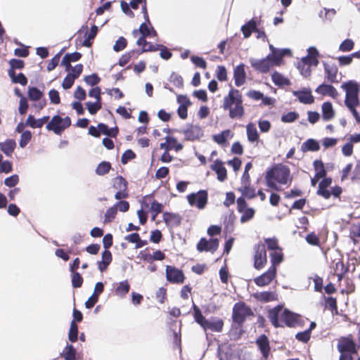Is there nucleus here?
Listing matches in <instances>:
<instances>
[{
  "label": "nucleus",
  "mask_w": 360,
  "mask_h": 360,
  "mask_svg": "<svg viewBox=\"0 0 360 360\" xmlns=\"http://www.w3.org/2000/svg\"><path fill=\"white\" fill-rule=\"evenodd\" d=\"M335 115V111L330 101H325L321 105V117L325 122L331 120Z\"/></svg>",
  "instance_id": "cd10ccee"
},
{
  "label": "nucleus",
  "mask_w": 360,
  "mask_h": 360,
  "mask_svg": "<svg viewBox=\"0 0 360 360\" xmlns=\"http://www.w3.org/2000/svg\"><path fill=\"white\" fill-rule=\"evenodd\" d=\"M16 148V141L13 139H7L0 142V150L7 157H11Z\"/></svg>",
  "instance_id": "7c9ffc66"
},
{
  "label": "nucleus",
  "mask_w": 360,
  "mask_h": 360,
  "mask_svg": "<svg viewBox=\"0 0 360 360\" xmlns=\"http://www.w3.org/2000/svg\"><path fill=\"white\" fill-rule=\"evenodd\" d=\"M130 285L127 280L120 281L116 288L115 289V294L120 298L126 297L127 294L129 292Z\"/></svg>",
  "instance_id": "58836bf2"
},
{
  "label": "nucleus",
  "mask_w": 360,
  "mask_h": 360,
  "mask_svg": "<svg viewBox=\"0 0 360 360\" xmlns=\"http://www.w3.org/2000/svg\"><path fill=\"white\" fill-rule=\"evenodd\" d=\"M162 219L167 226L176 227L181 225L182 217L178 213L163 212Z\"/></svg>",
  "instance_id": "5701e85b"
},
{
  "label": "nucleus",
  "mask_w": 360,
  "mask_h": 360,
  "mask_svg": "<svg viewBox=\"0 0 360 360\" xmlns=\"http://www.w3.org/2000/svg\"><path fill=\"white\" fill-rule=\"evenodd\" d=\"M215 76L219 82H226L228 79L226 67L222 65H217Z\"/></svg>",
  "instance_id": "052dcab7"
},
{
  "label": "nucleus",
  "mask_w": 360,
  "mask_h": 360,
  "mask_svg": "<svg viewBox=\"0 0 360 360\" xmlns=\"http://www.w3.org/2000/svg\"><path fill=\"white\" fill-rule=\"evenodd\" d=\"M82 30H85V32L84 34V39L82 41L81 45L82 46L89 48L92 46L93 41L99 31V27L93 24L91 26L90 32H89L88 26L86 25H83L78 32H81Z\"/></svg>",
  "instance_id": "4468645a"
},
{
  "label": "nucleus",
  "mask_w": 360,
  "mask_h": 360,
  "mask_svg": "<svg viewBox=\"0 0 360 360\" xmlns=\"http://www.w3.org/2000/svg\"><path fill=\"white\" fill-rule=\"evenodd\" d=\"M165 275L167 281L172 284H181L186 279L184 271L174 266L167 265Z\"/></svg>",
  "instance_id": "0eeeda50"
},
{
  "label": "nucleus",
  "mask_w": 360,
  "mask_h": 360,
  "mask_svg": "<svg viewBox=\"0 0 360 360\" xmlns=\"http://www.w3.org/2000/svg\"><path fill=\"white\" fill-rule=\"evenodd\" d=\"M267 317L276 328H283L284 326L294 328L300 321L299 314L295 313L288 308H284L283 304H277L269 309L267 311Z\"/></svg>",
  "instance_id": "f257e3e1"
},
{
  "label": "nucleus",
  "mask_w": 360,
  "mask_h": 360,
  "mask_svg": "<svg viewBox=\"0 0 360 360\" xmlns=\"http://www.w3.org/2000/svg\"><path fill=\"white\" fill-rule=\"evenodd\" d=\"M315 92L323 96H330L333 98H335L338 96L337 89L331 84H326V82L319 84L316 88Z\"/></svg>",
  "instance_id": "393cba45"
},
{
  "label": "nucleus",
  "mask_w": 360,
  "mask_h": 360,
  "mask_svg": "<svg viewBox=\"0 0 360 360\" xmlns=\"http://www.w3.org/2000/svg\"><path fill=\"white\" fill-rule=\"evenodd\" d=\"M242 214L240 221L242 224L248 222L250 221L255 216V210L252 207H248L243 212H240Z\"/></svg>",
  "instance_id": "6e6d98bb"
},
{
  "label": "nucleus",
  "mask_w": 360,
  "mask_h": 360,
  "mask_svg": "<svg viewBox=\"0 0 360 360\" xmlns=\"http://www.w3.org/2000/svg\"><path fill=\"white\" fill-rule=\"evenodd\" d=\"M127 46V40L124 37H120L113 45V51L115 52H120L124 50Z\"/></svg>",
  "instance_id": "774afa93"
},
{
  "label": "nucleus",
  "mask_w": 360,
  "mask_h": 360,
  "mask_svg": "<svg viewBox=\"0 0 360 360\" xmlns=\"http://www.w3.org/2000/svg\"><path fill=\"white\" fill-rule=\"evenodd\" d=\"M49 119V115H45L40 118L36 119L33 115L30 114L26 120V124L27 127H31L32 129L41 128L44 123Z\"/></svg>",
  "instance_id": "2f4dec72"
},
{
  "label": "nucleus",
  "mask_w": 360,
  "mask_h": 360,
  "mask_svg": "<svg viewBox=\"0 0 360 360\" xmlns=\"http://www.w3.org/2000/svg\"><path fill=\"white\" fill-rule=\"evenodd\" d=\"M230 134V129H224L219 134H214L212 136V139L217 144L224 146L228 143V137Z\"/></svg>",
  "instance_id": "37998d69"
},
{
  "label": "nucleus",
  "mask_w": 360,
  "mask_h": 360,
  "mask_svg": "<svg viewBox=\"0 0 360 360\" xmlns=\"http://www.w3.org/2000/svg\"><path fill=\"white\" fill-rule=\"evenodd\" d=\"M9 68L8 70V74L15 73L16 70H22L25 68V61L19 58H11L9 61Z\"/></svg>",
  "instance_id": "c03bdc74"
},
{
  "label": "nucleus",
  "mask_w": 360,
  "mask_h": 360,
  "mask_svg": "<svg viewBox=\"0 0 360 360\" xmlns=\"http://www.w3.org/2000/svg\"><path fill=\"white\" fill-rule=\"evenodd\" d=\"M83 281V278L79 272L71 273V283L73 288H80L82 285Z\"/></svg>",
  "instance_id": "4d7b16f0"
},
{
  "label": "nucleus",
  "mask_w": 360,
  "mask_h": 360,
  "mask_svg": "<svg viewBox=\"0 0 360 360\" xmlns=\"http://www.w3.org/2000/svg\"><path fill=\"white\" fill-rule=\"evenodd\" d=\"M246 133L247 138L249 142L255 143L259 141V134L257 131V129L253 123L250 122L246 125Z\"/></svg>",
  "instance_id": "c9c22d12"
},
{
  "label": "nucleus",
  "mask_w": 360,
  "mask_h": 360,
  "mask_svg": "<svg viewBox=\"0 0 360 360\" xmlns=\"http://www.w3.org/2000/svg\"><path fill=\"white\" fill-rule=\"evenodd\" d=\"M210 169L217 174V179L220 182H224L227 179V170L221 159H216L210 165Z\"/></svg>",
  "instance_id": "aec40b11"
},
{
  "label": "nucleus",
  "mask_w": 360,
  "mask_h": 360,
  "mask_svg": "<svg viewBox=\"0 0 360 360\" xmlns=\"http://www.w3.org/2000/svg\"><path fill=\"white\" fill-rule=\"evenodd\" d=\"M249 61L254 70L262 74L267 73L273 68L266 56L261 59L250 58Z\"/></svg>",
  "instance_id": "dca6fc26"
},
{
  "label": "nucleus",
  "mask_w": 360,
  "mask_h": 360,
  "mask_svg": "<svg viewBox=\"0 0 360 360\" xmlns=\"http://www.w3.org/2000/svg\"><path fill=\"white\" fill-rule=\"evenodd\" d=\"M252 296L255 300L262 303H267L278 300V296L276 292L271 290L256 292L253 293Z\"/></svg>",
  "instance_id": "b1692460"
},
{
  "label": "nucleus",
  "mask_w": 360,
  "mask_h": 360,
  "mask_svg": "<svg viewBox=\"0 0 360 360\" xmlns=\"http://www.w3.org/2000/svg\"><path fill=\"white\" fill-rule=\"evenodd\" d=\"M112 261V255L109 250L104 249L101 252V260L97 262L98 269L102 273L105 271Z\"/></svg>",
  "instance_id": "bb28decb"
},
{
  "label": "nucleus",
  "mask_w": 360,
  "mask_h": 360,
  "mask_svg": "<svg viewBox=\"0 0 360 360\" xmlns=\"http://www.w3.org/2000/svg\"><path fill=\"white\" fill-rule=\"evenodd\" d=\"M71 125V119L69 116L61 117L58 115L52 117L50 122L46 124L48 131H52L56 135H61L65 129Z\"/></svg>",
  "instance_id": "7ed1b4c3"
},
{
  "label": "nucleus",
  "mask_w": 360,
  "mask_h": 360,
  "mask_svg": "<svg viewBox=\"0 0 360 360\" xmlns=\"http://www.w3.org/2000/svg\"><path fill=\"white\" fill-rule=\"evenodd\" d=\"M136 158V154L131 149H127L121 156V163L127 165L129 161L132 160Z\"/></svg>",
  "instance_id": "0e129e2a"
},
{
  "label": "nucleus",
  "mask_w": 360,
  "mask_h": 360,
  "mask_svg": "<svg viewBox=\"0 0 360 360\" xmlns=\"http://www.w3.org/2000/svg\"><path fill=\"white\" fill-rule=\"evenodd\" d=\"M60 356L65 360H82V354L77 351V349L73 346L72 342H67L63 352L60 353Z\"/></svg>",
  "instance_id": "a211bd4d"
},
{
  "label": "nucleus",
  "mask_w": 360,
  "mask_h": 360,
  "mask_svg": "<svg viewBox=\"0 0 360 360\" xmlns=\"http://www.w3.org/2000/svg\"><path fill=\"white\" fill-rule=\"evenodd\" d=\"M277 269L276 266H270L267 271L254 278V283L258 287H264L271 283L276 278Z\"/></svg>",
  "instance_id": "9d476101"
},
{
  "label": "nucleus",
  "mask_w": 360,
  "mask_h": 360,
  "mask_svg": "<svg viewBox=\"0 0 360 360\" xmlns=\"http://www.w3.org/2000/svg\"><path fill=\"white\" fill-rule=\"evenodd\" d=\"M182 133L185 135V140L189 141H193L199 139L203 136V130L198 124H188L187 128L182 131Z\"/></svg>",
  "instance_id": "2eb2a0df"
},
{
  "label": "nucleus",
  "mask_w": 360,
  "mask_h": 360,
  "mask_svg": "<svg viewBox=\"0 0 360 360\" xmlns=\"http://www.w3.org/2000/svg\"><path fill=\"white\" fill-rule=\"evenodd\" d=\"M324 299V307L328 308L333 314H340L338 312L337 299L336 297L328 296L326 297L324 295L322 296Z\"/></svg>",
  "instance_id": "a19ab883"
},
{
  "label": "nucleus",
  "mask_w": 360,
  "mask_h": 360,
  "mask_svg": "<svg viewBox=\"0 0 360 360\" xmlns=\"http://www.w3.org/2000/svg\"><path fill=\"white\" fill-rule=\"evenodd\" d=\"M313 167L315 170V177L320 179L327 176V168L321 159H316L313 161Z\"/></svg>",
  "instance_id": "f704fd0d"
},
{
  "label": "nucleus",
  "mask_w": 360,
  "mask_h": 360,
  "mask_svg": "<svg viewBox=\"0 0 360 360\" xmlns=\"http://www.w3.org/2000/svg\"><path fill=\"white\" fill-rule=\"evenodd\" d=\"M264 241L268 250L272 251H276L278 250H281V248L278 245V240L276 237L265 238Z\"/></svg>",
  "instance_id": "e2e57ef3"
},
{
  "label": "nucleus",
  "mask_w": 360,
  "mask_h": 360,
  "mask_svg": "<svg viewBox=\"0 0 360 360\" xmlns=\"http://www.w3.org/2000/svg\"><path fill=\"white\" fill-rule=\"evenodd\" d=\"M326 79L330 83H338L336 76L338 68L335 64L329 65L326 61H322Z\"/></svg>",
  "instance_id": "a878e982"
},
{
  "label": "nucleus",
  "mask_w": 360,
  "mask_h": 360,
  "mask_svg": "<svg viewBox=\"0 0 360 360\" xmlns=\"http://www.w3.org/2000/svg\"><path fill=\"white\" fill-rule=\"evenodd\" d=\"M111 169V163L108 161L103 160L97 165L95 173L98 176H103L108 174Z\"/></svg>",
  "instance_id": "de8ad7c7"
},
{
  "label": "nucleus",
  "mask_w": 360,
  "mask_h": 360,
  "mask_svg": "<svg viewBox=\"0 0 360 360\" xmlns=\"http://www.w3.org/2000/svg\"><path fill=\"white\" fill-rule=\"evenodd\" d=\"M299 113L296 111H290L281 117V121L283 123H292L299 118Z\"/></svg>",
  "instance_id": "864d4df0"
},
{
  "label": "nucleus",
  "mask_w": 360,
  "mask_h": 360,
  "mask_svg": "<svg viewBox=\"0 0 360 360\" xmlns=\"http://www.w3.org/2000/svg\"><path fill=\"white\" fill-rule=\"evenodd\" d=\"M260 25V20H256L255 18L248 20L240 27V31L243 34L245 39L250 37L253 32L257 31V28Z\"/></svg>",
  "instance_id": "412c9836"
},
{
  "label": "nucleus",
  "mask_w": 360,
  "mask_h": 360,
  "mask_svg": "<svg viewBox=\"0 0 360 360\" xmlns=\"http://www.w3.org/2000/svg\"><path fill=\"white\" fill-rule=\"evenodd\" d=\"M321 146L319 141L315 139L309 138L304 141L300 147L302 153L317 152L320 150Z\"/></svg>",
  "instance_id": "c85d7f7f"
},
{
  "label": "nucleus",
  "mask_w": 360,
  "mask_h": 360,
  "mask_svg": "<svg viewBox=\"0 0 360 360\" xmlns=\"http://www.w3.org/2000/svg\"><path fill=\"white\" fill-rule=\"evenodd\" d=\"M277 170H278V176L276 178L277 183L285 185L292 182V178L290 176V169L288 166L278 164L277 165Z\"/></svg>",
  "instance_id": "6ab92c4d"
},
{
  "label": "nucleus",
  "mask_w": 360,
  "mask_h": 360,
  "mask_svg": "<svg viewBox=\"0 0 360 360\" xmlns=\"http://www.w3.org/2000/svg\"><path fill=\"white\" fill-rule=\"evenodd\" d=\"M254 268L257 270L262 269L267 262L266 252L264 244L257 243L254 246Z\"/></svg>",
  "instance_id": "1a4fd4ad"
},
{
  "label": "nucleus",
  "mask_w": 360,
  "mask_h": 360,
  "mask_svg": "<svg viewBox=\"0 0 360 360\" xmlns=\"http://www.w3.org/2000/svg\"><path fill=\"white\" fill-rule=\"evenodd\" d=\"M230 86L231 89L228 95L224 98L223 108L225 110L231 108L233 105H236L238 103H240V101L243 100L242 95L240 94L239 90L234 89L231 84Z\"/></svg>",
  "instance_id": "f8f14e48"
},
{
  "label": "nucleus",
  "mask_w": 360,
  "mask_h": 360,
  "mask_svg": "<svg viewBox=\"0 0 360 360\" xmlns=\"http://www.w3.org/2000/svg\"><path fill=\"white\" fill-rule=\"evenodd\" d=\"M271 266H276L279 265L284 259V255L282 252L274 251L270 254Z\"/></svg>",
  "instance_id": "13d9d810"
},
{
  "label": "nucleus",
  "mask_w": 360,
  "mask_h": 360,
  "mask_svg": "<svg viewBox=\"0 0 360 360\" xmlns=\"http://www.w3.org/2000/svg\"><path fill=\"white\" fill-rule=\"evenodd\" d=\"M20 177L18 174H13L4 180V184L8 188H15V186L19 183Z\"/></svg>",
  "instance_id": "bf43d9fd"
},
{
  "label": "nucleus",
  "mask_w": 360,
  "mask_h": 360,
  "mask_svg": "<svg viewBox=\"0 0 360 360\" xmlns=\"http://www.w3.org/2000/svg\"><path fill=\"white\" fill-rule=\"evenodd\" d=\"M253 315V311L250 306L244 302H238L234 304L232 311V321L238 325L243 324L246 318Z\"/></svg>",
  "instance_id": "f03ea898"
},
{
  "label": "nucleus",
  "mask_w": 360,
  "mask_h": 360,
  "mask_svg": "<svg viewBox=\"0 0 360 360\" xmlns=\"http://www.w3.org/2000/svg\"><path fill=\"white\" fill-rule=\"evenodd\" d=\"M266 57L273 67L280 66L284 63V60L282 56V53H281L280 49L272 53H269Z\"/></svg>",
  "instance_id": "4c0bfd02"
},
{
  "label": "nucleus",
  "mask_w": 360,
  "mask_h": 360,
  "mask_svg": "<svg viewBox=\"0 0 360 360\" xmlns=\"http://www.w3.org/2000/svg\"><path fill=\"white\" fill-rule=\"evenodd\" d=\"M243 101L242 100L240 101V103H238L234 108L231 107L229 109H228V110H229V115L230 118H240L244 115L245 109L243 105Z\"/></svg>",
  "instance_id": "ea45409f"
},
{
  "label": "nucleus",
  "mask_w": 360,
  "mask_h": 360,
  "mask_svg": "<svg viewBox=\"0 0 360 360\" xmlns=\"http://www.w3.org/2000/svg\"><path fill=\"white\" fill-rule=\"evenodd\" d=\"M86 108L90 115H96L102 108V101L101 99H96L95 101H87L85 103Z\"/></svg>",
  "instance_id": "a18cd8bd"
},
{
  "label": "nucleus",
  "mask_w": 360,
  "mask_h": 360,
  "mask_svg": "<svg viewBox=\"0 0 360 360\" xmlns=\"http://www.w3.org/2000/svg\"><path fill=\"white\" fill-rule=\"evenodd\" d=\"M32 139V132L31 131L26 129L20 135V139L19 141V146L21 148H24L29 143V142Z\"/></svg>",
  "instance_id": "5fc2aeb1"
},
{
  "label": "nucleus",
  "mask_w": 360,
  "mask_h": 360,
  "mask_svg": "<svg viewBox=\"0 0 360 360\" xmlns=\"http://www.w3.org/2000/svg\"><path fill=\"white\" fill-rule=\"evenodd\" d=\"M337 349L340 354H356L358 347L351 335L341 337L338 340Z\"/></svg>",
  "instance_id": "423d86ee"
},
{
  "label": "nucleus",
  "mask_w": 360,
  "mask_h": 360,
  "mask_svg": "<svg viewBox=\"0 0 360 360\" xmlns=\"http://www.w3.org/2000/svg\"><path fill=\"white\" fill-rule=\"evenodd\" d=\"M271 80L279 88H283L291 84V82L288 77L276 70L271 74Z\"/></svg>",
  "instance_id": "c756f323"
},
{
  "label": "nucleus",
  "mask_w": 360,
  "mask_h": 360,
  "mask_svg": "<svg viewBox=\"0 0 360 360\" xmlns=\"http://www.w3.org/2000/svg\"><path fill=\"white\" fill-rule=\"evenodd\" d=\"M13 84H19L22 86L27 84L28 79L25 75L22 72H19L18 75L15 73L8 74Z\"/></svg>",
  "instance_id": "09e8293b"
},
{
  "label": "nucleus",
  "mask_w": 360,
  "mask_h": 360,
  "mask_svg": "<svg viewBox=\"0 0 360 360\" xmlns=\"http://www.w3.org/2000/svg\"><path fill=\"white\" fill-rule=\"evenodd\" d=\"M247 74L245 71V65L240 63L233 69V79L236 86L243 85L246 82Z\"/></svg>",
  "instance_id": "4be33fe9"
},
{
  "label": "nucleus",
  "mask_w": 360,
  "mask_h": 360,
  "mask_svg": "<svg viewBox=\"0 0 360 360\" xmlns=\"http://www.w3.org/2000/svg\"><path fill=\"white\" fill-rule=\"evenodd\" d=\"M163 205L161 202H158L156 200H153L150 202V211L151 212V220L155 219L158 214L162 212Z\"/></svg>",
  "instance_id": "8fccbe9b"
},
{
  "label": "nucleus",
  "mask_w": 360,
  "mask_h": 360,
  "mask_svg": "<svg viewBox=\"0 0 360 360\" xmlns=\"http://www.w3.org/2000/svg\"><path fill=\"white\" fill-rule=\"evenodd\" d=\"M354 47V41L353 39L347 38L343 40L338 47V51L342 52H349L353 50Z\"/></svg>",
  "instance_id": "603ef678"
},
{
  "label": "nucleus",
  "mask_w": 360,
  "mask_h": 360,
  "mask_svg": "<svg viewBox=\"0 0 360 360\" xmlns=\"http://www.w3.org/2000/svg\"><path fill=\"white\" fill-rule=\"evenodd\" d=\"M308 56H305L301 58V59L297 63L296 67L298 69L300 75L307 78L310 76L311 70L309 67L306 66Z\"/></svg>",
  "instance_id": "e433bc0d"
},
{
  "label": "nucleus",
  "mask_w": 360,
  "mask_h": 360,
  "mask_svg": "<svg viewBox=\"0 0 360 360\" xmlns=\"http://www.w3.org/2000/svg\"><path fill=\"white\" fill-rule=\"evenodd\" d=\"M292 93L302 104L309 105L314 103V97L310 87H302L300 89L292 91Z\"/></svg>",
  "instance_id": "ddd939ff"
},
{
  "label": "nucleus",
  "mask_w": 360,
  "mask_h": 360,
  "mask_svg": "<svg viewBox=\"0 0 360 360\" xmlns=\"http://www.w3.org/2000/svg\"><path fill=\"white\" fill-rule=\"evenodd\" d=\"M255 344L262 354V359L267 360L271 353L270 341L266 334H261L255 340Z\"/></svg>",
  "instance_id": "9b49d317"
},
{
  "label": "nucleus",
  "mask_w": 360,
  "mask_h": 360,
  "mask_svg": "<svg viewBox=\"0 0 360 360\" xmlns=\"http://www.w3.org/2000/svg\"><path fill=\"white\" fill-rule=\"evenodd\" d=\"M206 332L210 330L212 332L220 333L223 330L224 322L222 319L217 316H211L206 319L204 316L197 323Z\"/></svg>",
  "instance_id": "39448f33"
},
{
  "label": "nucleus",
  "mask_w": 360,
  "mask_h": 360,
  "mask_svg": "<svg viewBox=\"0 0 360 360\" xmlns=\"http://www.w3.org/2000/svg\"><path fill=\"white\" fill-rule=\"evenodd\" d=\"M188 204L199 210H203L208 202V192L201 189L195 193H191L186 196Z\"/></svg>",
  "instance_id": "20e7f679"
},
{
  "label": "nucleus",
  "mask_w": 360,
  "mask_h": 360,
  "mask_svg": "<svg viewBox=\"0 0 360 360\" xmlns=\"http://www.w3.org/2000/svg\"><path fill=\"white\" fill-rule=\"evenodd\" d=\"M217 354L219 360H232L233 352L229 347H227L226 349H224L222 345H219L217 350Z\"/></svg>",
  "instance_id": "49530a36"
},
{
  "label": "nucleus",
  "mask_w": 360,
  "mask_h": 360,
  "mask_svg": "<svg viewBox=\"0 0 360 360\" xmlns=\"http://www.w3.org/2000/svg\"><path fill=\"white\" fill-rule=\"evenodd\" d=\"M219 245V240L217 238H210L207 239L202 237L196 245V250L199 252H210L214 253L217 251Z\"/></svg>",
  "instance_id": "6e6552de"
},
{
  "label": "nucleus",
  "mask_w": 360,
  "mask_h": 360,
  "mask_svg": "<svg viewBox=\"0 0 360 360\" xmlns=\"http://www.w3.org/2000/svg\"><path fill=\"white\" fill-rule=\"evenodd\" d=\"M117 213V209L115 205H112L107 209L105 214V223L111 222L116 217Z\"/></svg>",
  "instance_id": "338daca9"
},
{
  "label": "nucleus",
  "mask_w": 360,
  "mask_h": 360,
  "mask_svg": "<svg viewBox=\"0 0 360 360\" xmlns=\"http://www.w3.org/2000/svg\"><path fill=\"white\" fill-rule=\"evenodd\" d=\"M236 219V216L234 214L233 210H230V213L228 217H226L224 220V233L225 237L227 234H231L234 231V222Z\"/></svg>",
  "instance_id": "473e14b6"
},
{
  "label": "nucleus",
  "mask_w": 360,
  "mask_h": 360,
  "mask_svg": "<svg viewBox=\"0 0 360 360\" xmlns=\"http://www.w3.org/2000/svg\"><path fill=\"white\" fill-rule=\"evenodd\" d=\"M243 325H238L233 322L231 328L228 333V335L231 340H238L242 335L245 333V330L243 328Z\"/></svg>",
  "instance_id": "72a5a7b5"
},
{
  "label": "nucleus",
  "mask_w": 360,
  "mask_h": 360,
  "mask_svg": "<svg viewBox=\"0 0 360 360\" xmlns=\"http://www.w3.org/2000/svg\"><path fill=\"white\" fill-rule=\"evenodd\" d=\"M44 91L40 90L38 87L34 86H28L27 87V98L32 101H37V100L44 97Z\"/></svg>",
  "instance_id": "79ce46f5"
},
{
  "label": "nucleus",
  "mask_w": 360,
  "mask_h": 360,
  "mask_svg": "<svg viewBox=\"0 0 360 360\" xmlns=\"http://www.w3.org/2000/svg\"><path fill=\"white\" fill-rule=\"evenodd\" d=\"M340 88L345 91V96L359 97L360 92L359 84L354 79L343 82Z\"/></svg>",
  "instance_id": "f3484780"
},
{
  "label": "nucleus",
  "mask_w": 360,
  "mask_h": 360,
  "mask_svg": "<svg viewBox=\"0 0 360 360\" xmlns=\"http://www.w3.org/2000/svg\"><path fill=\"white\" fill-rule=\"evenodd\" d=\"M344 103L347 109L350 110L356 108L360 104V101L359 97L345 96Z\"/></svg>",
  "instance_id": "680f3d73"
},
{
  "label": "nucleus",
  "mask_w": 360,
  "mask_h": 360,
  "mask_svg": "<svg viewBox=\"0 0 360 360\" xmlns=\"http://www.w3.org/2000/svg\"><path fill=\"white\" fill-rule=\"evenodd\" d=\"M78 326L73 323V321H71L68 335V340L72 343L75 342L78 340Z\"/></svg>",
  "instance_id": "3c124183"
},
{
  "label": "nucleus",
  "mask_w": 360,
  "mask_h": 360,
  "mask_svg": "<svg viewBox=\"0 0 360 360\" xmlns=\"http://www.w3.org/2000/svg\"><path fill=\"white\" fill-rule=\"evenodd\" d=\"M114 184L112 187L117 190L123 189L124 187L128 186V182L122 175H118L113 179Z\"/></svg>",
  "instance_id": "69168bd1"
}]
</instances>
